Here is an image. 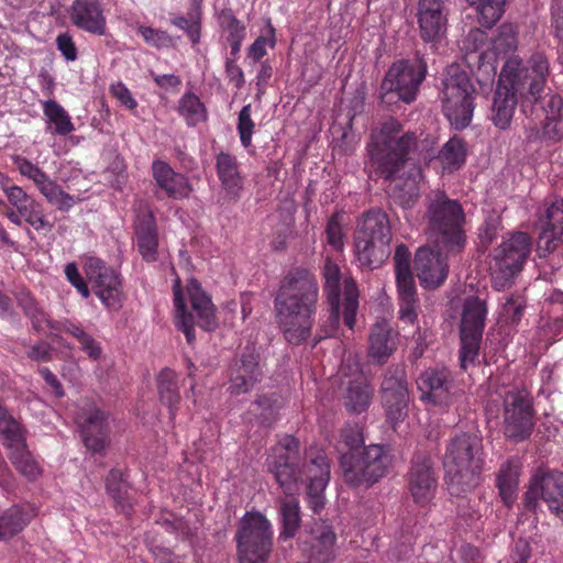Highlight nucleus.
I'll return each mask as SVG.
<instances>
[{"label": "nucleus", "mask_w": 563, "mask_h": 563, "mask_svg": "<svg viewBox=\"0 0 563 563\" xmlns=\"http://www.w3.org/2000/svg\"><path fill=\"white\" fill-rule=\"evenodd\" d=\"M70 20L77 27L98 35L106 33V18L100 0H75L71 4Z\"/></svg>", "instance_id": "393cba45"}, {"label": "nucleus", "mask_w": 563, "mask_h": 563, "mask_svg": "<svg viewBox=\"0 0 563 563\" xmlns=\"http://www.w3.org/2000/svg\"><path fill=\"white\" fill-rule=\"evenodd\" d=\"M521 466L518 457H510L500 465L496 475L499 496L506 506L512 505L516 499Z\"/></svg>", "instance_id": "7c9ffc66"}, {"label": "nucleus", "mask_w": 563, "mask_h": 563, "mask_svg": "<svg viewBox=\"0 0 563 563\" xmlns=\"http://www.w3.org/2000/svg\"><path fill=\"white\" fill-rule=\"evenodd\" d=\"M240 563H266L273 548V528L258 511H247L235 533Z\"/></svg>", "instance_id": "9d476101"}, {"label": "nucleus", "mask_w": 563, "mask_h": 563, "mask_svg": "<svg viewBox=\"0 0 563 563\" xmlns=\"http://www.w3.org/2000/svg\"><path fill=\"white\" fill-rule=\"evenodd\" d=\"M549 76L550 64L542 53H534L526 65L517 58H509L501 68L494 95V124L506 130L512 120L518 99L522 104L527 101H538Z\"/></svg>", "instance_id": "7ed1b4c3"}, {"label": "nucleus", "mask_w": 563, "mask_h": 563, "mask_svg": "<svg viewBox=\"0 0 563 563\" xmlns=\"http://www.w3.org/2000/svg\"><path fill=\"white\" fill-rule=\"evenodd\" d=\"M143 40L156 48H168L173 45V40L166 32L152 27H143Z\"/></svg>", "instance_id": "774afa93"}, {"label": "nucleus", "mask_w": 563, "mask_h": 563, "mask_svg": "<svg viewBox=\"0 0 563 563\" xmlns=\"http://www.w3.org/2000/svg\"><path fill=\"white\" fill-rule=\"evenodd\" d=\"M16 211L22 216V219L37 232L44 231L47 233L54 228V224L47 219L42 203L34 198L29 200Z\"/></svg>", "instance_id": "37998d69"}, {"label": "nucleus", "mask_w": 563, "mask_h": 563, "mask_svg": "<svg viewBox=\"0 0 563 563\" xmlns=\"http://www.w3.org/2000/svg\"><path fill=\"white\" fill-rule=\"evenodd\" d=\"M443 464L452 495L457 496L478 486L484 468V445L479 432H461L451 438Z\"/></svg>", "instance_id": "20e7f679"}, {"label": "nucleus", "mask_w": 563, "mask_h": 563, "mask_svg": "<svg viewBox=\"0 0 563 563\" xmlns=\"http://www.w3.org/2000/svg\"><path fill=\"white\" fill-rule=\"evenodd\" d=\"M255 124L252 120V106H244L238 119V132L240 136V141L244 147H249L252 144V135L254 133Z\"/></svg>", "instance_id": "13d9d810"}, {"label": "nucleus", "mask_w": 563, "mask_h": 563, "mask_svg": "<svg viewBox=\"0 0 563 563\" xmlns=\"http://www.w3.org/2000/svg\"><path fill=\"white\" fill-rule=\"evenodd\" d=\"M468 3L475 7L479 24L490 29L504 14L506 0H475Z\"/></svg>", "instance_id": "a18cd8bd"}, {"label": "nucleus", "mask_w": 563, "mask_h": 563, "mask_svg": "<svg viewBox=\"0 0 563 563\" xmlns=\"http://www.w3.org/2000/svg\"><path fill=\"white\" fill-rule=\"evenodd\" d=\"M486 316L487 306L484 300L478 297L465 299L460 325V362L463 369L474 364L478 356Z\"/></svg>", "instance_id": "f8f14e48"}, {"label": "nucleus", "mask_w": 563, "mask_h": 563, "mask_svg": "<svg viewBox=\"0 0 563 563\" xmlns=\"http://www.w3.org/2000/svg\"><path fill=\"white\" fill-rule=\"evenodd\" d=\"M152 172L157 187L163 190L168 198L175 200L186 199L189 198L194 191V187L188 177L175 172L166 162H154Z\"/></svg>", "instance_id": "b1692460"}, {"label": "nucleus", "mask_w": 563, "mask_h": 563, "mask_svg": "<svg viewBox=\"0 0 563 563\" xmlns=\"http://www.w3.org/2000/svg\"><path fill=\"white\" fill-rule=\"evenodd\" d=\"M26 434V429L13 416L9 417L5 422L0 423V435L4 439L8 448L24 445Z\"/></svg>", "instance_id": "3c124183"}, {"label": "nucleus", "mask_w": 563, "mask_h": 563, "mask_svg": "<svg viewBox=\"0 0 563 563\" xmlns=\"http://www.w3.org/2000/svg\"><path fill=\"white\" fill-rule=\"evenodd\" d=\"M503 430L512 442L527 440L534 428L532 399L526 389L510 388L504 395Z\"/></svg>", "instance_id": "9b49d317"}, {"label": "nucleus", "mask_w": 563, "mask_h": 563, "mask_svg": "<svg viewBox=\"0 0 563 563\" xmlns=\"http://www.w3.org/2000/svg\"><path fill=\"white\" fill-rule=\"evenodd\" d=\"M106 488L109 495L125 509L124 500L129 499L130 486L120 470H111L106 478Z\"/></svg>", "instance_id": "8fccbe9b"}, {"label": "nucleus", "mask_w": 563, "mask_h": 563, "mask_svg": "<svg viewBox=\"0 0 563 563\" xmlns=\"http://www.w3.org/2000/svg\"><path fill=\"white\" fill-rule=\"evenodd\" d=\"M358 309V290L352 279L344 280L343 294V322L350 329H354L356 312Z\"/></svg>", "instance_id": "de8ad7c7"}, {"label": "nucleus", "mask_w": 563, "mask_h": 563, "mask_svg": "<svg viewBox=\"0 0 563 563\" xmlns=\"http://www.w3.org/2000/svg\"><path fill=\"white\" fill-rule=\"evenodd\" d=\"M42 107L48 123L47 129L53 126V134L66 136L75 130L69 114L57 101L48 99L42 102Z\"/></svg>", "instance_id": "e433bc0d"}, {"label": "nucleus", "mask_w": 563, "mask_h": 563, "mask_svg": "<svg viewBox=\"0 0 563 563\" xmlns=\"http://www.w3.org/2000/svg\"><path fill=\"white\" fill-rule=\"evenodd\" d=\"M397 342L386 321L376 322L368 338V355L378 364H384L396 351Z\"/></svg>", "instance_id": "cd10ccee"}, {"label": "nucleus", "mask_w": 563, "mask_h": 563, "mask_svg": "<svg viewBox=\"0 0 563 563\" xmlns=\"http://www.w3.org/2000/svg\"><path fill=\"white\" fill-rule=\"evenodd\" d=\"M323 276L325 279L324 292L327 300H332L334 302L335 299H340L341 291V273L339 266L331 261H327L323 269Z\"/></svg>", "instance_id": "6e6d98bb"}, {"label": "nucleus", "mask_w": 563, "mask_h": 563, "mask_svg": "<svg viewBox=\"0 0 563 563\" xmlns=\"http://www.w3.org/2000/svg\"><path fill=\"white\" fill-rule=\"evenodd\" d=\"M310 559L317 563H330L336 558V536L331 525L316 521L311 525L309 536L303 542Z\"/></svg>", "instance_id": "4be33fe9"}, {"label": "nucleus", "mask_w": 563, "mask_h": 563, "mask_svg": "<svg viewBox=\"0 0 563 563\" xmlns=\"http://www.w3.org/2000/svg\"><path fill=\"white\" fill-rule=\"evenodd\" d=\"M58 330L68 333L75 338L84 351L91 360L97 361L102 354V347L86 330L78 323L69 320L63 321L58 325Z\"/></svg>", "instance_id": "58836bf2"}, {"label": "nucleus", "mask_w": 563, "mask_h": 563, "mask_svg": "<svg viewBox=\"0 0 563 563\" xmlns=\"http://www.w3.org/2000/svg\"><path fill=\"white\" fill-rule=\"evenodd\" d=\"M539 223L541 229L563 234V199H555L551 203H545L544 209L540 212Z\"/></svg>", "instance_id": "49530a36"}, {"label": "nucleus", "mask_w": 563, "mask_h": 563, "mask_svg": "<svg viewBox=\"0 0 563 563\" xmlns=\"http://www.w3.org/2000/svg\"><path fill=\"white\" fill-rule=\"evenodd\" d=\"M437 157L444 169H459L466 159V144L460 137H451L440 150Z\"/></svg>", "instance_id": "a19ab883"}, {"label": "nucleus", "mask_w": 563, "mask_h": 563, "mask_svg": "<svg viewBox=\"0 0 563 563\" xmlns=\"http://www.w3.org/2000/svg\"><path fill=\"white\" fill-rule=\"evenodd\" d=\"M551 24L554 30V36L562 45L560 58L563 63V0H553L551 7Z\"/></svg>", "instance_id": "69168bd1"}, {"label": "nucleus", "mask_w": 563, "mask_h": 563, "mask_svg": "<svg viewBox=\"0 0 563 563\" xmlns=\"http://www.w3.org/2000/svg\"><path fill=\"white\" fill-rule=\"evenodd\" d=\"M449 0H419L418 23L424 42L437 43L446 32Z\"/></svg>", "instance_id": "6ab92c4d"}, {"label": "nucleus", "mask_w": 563, "mask_h": 563, "mask_svg": "<svg viewBox=\"0 0 563 563\" xmlns=\"http://www.w3.org/2000/svg\"><path fill=\"white\" fill-rule=\"evenodd\" d=\"M87 276L95 294L108 308L118 309L121 306V280L113 268L99 258H90Z\"/></svg>", "instance_id": "a211bd4d"}, {"label": "nucleus", "mask_w": 563, "mask_h": 563, "mask_svg": "<svg viewBox=\"0 0 563 563\" xmlns=\"http://www.w3.org/2000/svg\"><path fill=\"white\" fill-rule=\"evenodd\" d=\"M306 476L308 481V498L309 505L313 512H319L324 506V489L330 479V465L324 455H318L311 459L309 464L306 465L305 472L301 471V476ZM303 482L301 477L299 488Z\"/></svg>", "instance_id": "412c9836"}, {"label": "nucleus", "mask_w": 563, "mask_h": 563, "mask_svg": "<svg viewBox=\"0 0 563 563\" xmlns=\"http://www.w3.org/2000/svg\"><path fill=\"white\" fill-rule=\"evenodd\" d=\"M382 401L389 402L394 398L409 396L406 372L402 365L389 366L380 385Z\"/></svg>", "instance_id": "72a5a7b5"}, {"label": "nucleus", "mask_w": 563, "mask_h": 563, "mask_svg": "<svg viewBox=\"0 0 563 563\" xmlns=\"http://www.w3.org/2000/svg\"><path fill=\"white\" fill-rule=\"evenodd\" d=\"M415 269L420 285L426 289L440 287L449 274L446 258L441 252L430 247H420L415 256Z\"/></svg>", "instance_id": "aec40b11"}, {"label": "nucleus", "mask_w": 563, "mask_h": 563, "mask_svg": "<svg viewBox=\"0 0 563 563\" xmlns=\"http://www.w3.org/2000/svg\"><path fill=\"white\" fill-rule=\"evenodd\" d=\"M354 253L360 267L374 269L389 256L390 249L384 246L379 241L354 234Z\"/></svg>", "instance_id": "c756f323"}, {"label": "nucleus", "mask_w": 563, "mask_h": 563, "mask_svg": "<svg viewBox=\"0 0 563 563\" xmlns=\"http://www.w3.org/2000/svg\"><path fill=\"white\" fill-rule=\"evenodd\" d=\"M220 27L227 33V41L230 44V53L236 57L240 53L242 42L245 38V25L238 20L231 9H223L218 15Z\"/></svg>", "instance_id": "f704fd0d"}, {"label": "nucleus", "mask_w": 563, "mask_h": 563, "mask_svg": "<svg viewBox=\"0 0 563 563\" xmlns=\"http://www.w3.org/2000/svg\"><path fill=\"white\" fill-rule=\"evenodd\" d=\"M407 487L415 504L423 507L432 501L438 489V477L430 455H413L407 472Z\"/></svg>", "instance_id": "2eb2a0df"}, {"label": "nucleus", "mask_w": 563, "mask_h": 563, "mask_svg": "<svg viewBox=\"0 0 563 563\" xmlns=\"http://www.w3.org/2000/svg\"><path fill=\"white\" fill-rule=\"evenodd\" d=\"M299 442L291 435L284 437L274 448V455L267 460L269 472L275 476L285 494L299 493L301 470L298 467Z\"/></svg>", "instance_id": "ddd939ff"}, {"label": "nucleus", "mask_w": 563, "mask_h": 563, "mask_svg": "<svg viewBox=\"0 0 563 563\" xmlns=\"http://www.w3.org/2000/svg\"><path fill=\"white\" fill-rule=\"evenodd\" d=\"M539 499H542L553 514L563 519V473L551 471L532 478L525 494L526 508L536 510Z\"/></svg>", "instance_id": "f3484780"}, {"label": "nucleus", "mask_w": 563, "mask_h": 563, "mask_svg": "<svg viewBox=\"0 0 563 563\" xmlns=\"http://www.w3.org/2000/svg\"><path fill=\"white\" fill-rule=\"evenodd\" d=\"M216 169L227 196L232 200H239L244 189V179L238 158L230 153L220 152L216 156Z\"/></svg>", "instance_id": "a878e982"}, {"label": "nucleus", "mask_w": 563, "mask_h": 563, "mask_svg": "<svg viewBox=\"0 0 563 563\" xmlns=\"http://www.w3.org/2000/svg\"><path fill=\"white\" fill-rule=\"evenodd\" d=\"M107 415L98 408L91 407L78 418V424L86 448L93 452H101L108 443Z\"/></svg>", "instance_id": "5701e85b"}, {"label": "nucleus", "mask_w": 563, "mask_h": 563, "mask_svg": "<svg viewBox=\"0 0 563 563\" xmlns=\"http://www.w3.org/2000/svg\"><path fill=\"white\" fill-rule=\"evenodd\" d=\"M34 514L21 506H12L0 514V541H7L20 533L32 520Z\"/></svg>", "instance_id": "473e14b6"}, {"label": "nucleus", "mask_w": 563, "mask_h": 563, "mask_svg": "<svg viewBox=\"0 0 563 563\" xmlns=\"http://www.w3.org/2000/svg\"><path fill=\"white\" fill-rule=\"evenodd\" d=\"M562 234H556V231L541 229L537 253L539 257H547L553 253L560 242Z\"/></svg>", "instance_id": "e2e57ef3"}, {"label": "nucleus", "mask_w": 563, "mask_h": 563, "mask_svg": "<svg viewBox=\"0 0 563 563\" xmlns=\"http://www.w3.org/2000/svg\"><path fill=\"white\" fill-rule=\"evenodd\" d=\"M373 398V388L363 375L349 380L342 399L344 407L353 413H361L368 409Z\"/></svg>", "instance_id": "2f4dec72"}, {"label": "nucleus", "mask_w": 563, "mask_h": 563, "mask_svg": "<svg viewBox=\"0 0 563 563\" xmlns=\"http://www.w3.org/2000/svg\"><path fill=\"white\" fill-rule=\"evenodd\" d=\"M421 136L404 131L401 122L389 117L372 131L367 146L371 162L389 180L388 195L405 209L419 198L417 179L421 176V164L427 165L435 157L434 140Z\"/></svg>", "instance_id": "f257e3e1"}, {"label": "nucleus", "mask_w": 563, "mask_h": 563, "mask_svg": "<svg viewBox=\"0 0 563 563\" xmlns=\"http://www.w3.org/2000/svg\"><path fill=\"white\" fill-rule=\"evenodd\" d=\"M174 306L176 311V324L184 332L186 340L192 344L196 340L195 320L190 312L186 311L184 296L180 289V280L177 278L174 283Z\"/></svg>", "instance_id": "ea45409f"}, {"label": "nucleus", "mask_w": 563, "mask_h": 563, "mask_svg": "<svg viewBox=\"0 0 563 563\" xmlns=\"http://www.w3.org/2000/svg\"><path fill=\"white\" fill-rule=\"evenodd\" d=\"M158 245L157 229L152 213L143 219V260L154 261Z\"/></svg>", "instance_id": "603ef678"}, {"label": "nucleus", "mask_w": 563, "mask_h": 563, "mask_svg": "<svg viewBox=\"0 0 563 563\" xmlns=\"http://www.w3.org/2000/svg\"><path fill=\"white\" fill-rule=\"evenodd\" d=\"M493 46L497 53H509L517 46V31L514 24L504 23L498 27L497 35L493 38Z\"/></svg>", "instance_id": "5fc2aeb1"}, {"label": "nucleus", "mask_w": 563, "mask_h": 563, "mask_svg": "<svg viewBox=\"0 0 563 563\" xmlns=\"http://www.w3.org/2000/svg\"><path fill=\"white\" fill-rule=\"evenodd\" d=\"M267 45L271 47H274L275 45V29L272 26V24H268L267 35L258 36L249 47V56L255 62H258L266 55Z\"/></svg>", "instance_id": "680f3d73"}, {"label": "nucleus", "mask_w": 563, "mask_h": 563, "mask_svg": "<svg viewBox=\"0 0 563 563\" xmlns=\"http://www.w3.org/2000/svg\"><path fill=\"white\" fill-rule=\"evenodd\" d=\"M10 461L29 481H35L41 474V468L27 450L26 443L24 445H16L10 454Z\"/></svg>", "instance_id": "c03bdc74"}, {"label": "nucleus", "mask_w": 563, "mask_h": 563, "mask_svg": "<svg viewBox=\"0 0 563 563\" xmlns=\"http://www.w3.org/2000/svg\"><path fill=\"white\" fill-rule=\"evenodd\" d=\"M355 235L371 238L376 242L379 241L384 246H389L391 229L386 212L373 209L364 213L357 221Z\"/></svg>", "instance_id": "bb28decb"}, {"label": "nucleus", "mask_w": 563, "mask_h": 563, "mask_svg": "<svg viewBox=\"0 0 563 563\" xmlns=\"http://www.w3.org/2000/svg\"><path fill=\"white\" fill-rule=\"evenodd\" d=\"M172 23L178 29L185 31L192 44L199 43L201 25L198 12L191 13L189 18L176 16L172 19Z\"/></svg>", "instance_id": "052dcab7"}, {"label": "nucleus", "mask_w": 563, "mask_h": 563, "mask_svg": "<svg viewBox=\"0 0 563 563\" xmlns=\"http://www.w3.org/2000/svg\"><path fill=\"white\" fill-rule=\"evenodd\" d=\"M544 88H547V86ZM544 91L545 89L540 92V99L538 101H527V103L540 106L542 112L545 114V119L555 121L560 117L563 107V100L558 93L549 91L543 95Z\"/></svg>", "instance_id": "864d4df0"}, {"label": "nucleus", "mask_w": 563, "mask_h": 563, "mask_svg": "<svg viewBox=\"0 0 563 563\" xmlns=\"http://www.w3.org/2000/svg\"><path fill=\"white\" fill-rule=\"evenodd\" d=\"M476 89L468 74L457 64L446 67L442 79L441 101L444 115L456 129L466 128L473 118Z\"/></svg>", "instance_id": "423d86ee"}, {"label": "nucleus", "mask_w": 563, "mask_h": 563, "mask_svg": "<svg viewBox=\"0 0 563 563\" xmlns=\"http://www.w3.org/2000/svg\"><path fill=\"white\" fill-rule=\"evenodd\" d=\"M279 516L282 519V531L279 538L287 540L295 537L300 527V507L295 497L279 500Z\"/></svg>", "instance_id": "4c0bfd02"}, {"label": "nucleus", "mask_w": 563, "mask_h": 563, "mask_svg": "<svg viewBox=\"0 0 563 563\" xmlns=\"http://www.w3.org/2000/svg\"><path fill=\"white\" fill-rule=\"evenodd\" d=\"M393 457L389 451L379 444H372L355 455L353 452L343 453L340 457L345 483L352 487L371 486L386 476Z\"/></svg>", "instance_id": "1a4fd4ad"}, {"label": "nucleus", "mask_w": 563, "mask_h": 563, "mask_svg": "<svg viewBox=\"0 0 563 563\" xmlns=\"http://www.w3.org/2000/svg\"><path fill=\"white\" fill-rule=\"evenodd\" d=\"M408 400L409 396L394 398L389 402L382 401L386 411L387 421L394 429L406 418L408 412Z\"/></svg>", "instance_id": "bf43d9fd"}, {"label": "nucleus", "mask_w": 563, "mask_h": 563, "mask_svg": "<svg viewBox=\"0 0 563 563\" xmlns=\"http://www.w3.org/2000/svg\"><path fill=\"white\" fill-rule=\"evenodd\" d=\"M157 390L161 401L168 407L170 418H174L180 401L178 375L169 368L162 369L157 376Z\"/></svg>", "instance_id": "c9c22d12"}, {"label": "nucleus", "mask_w": 563, "mask_h": 563, "mask_svg": "<svg viewBox=\"0 0 563 563\" xmlns=\"http://www.w3.org/2000/svg\"><path fill=\"white\" fill-rule=\"evenodd\" d=\"M531 246L528 233L514 232L493 251L489 272L494 289L501 291L514 284L530 255Z\"/></svg>", "instance_id": "6e6552de"}, {"label": "nucleus", "mask_w": 563, "mask_h": 563, "mask_svg": "<svg viewBox=\"0 0 563 563\" xmlns=\"http://www.w3.org/2000/svg\"><path fill=\"white\" fill-rule=\"evenodd\" d=\"M178 112L190 126H195L208 119L206 106L194 92H186L180 98L178 102Z\"/></svg>", "instance_id": "79ce46f5"}, {"label": "nucleus", "mask_w": 563, "mask_h": 563, "mask_svg": "<svg viewBox=\"0 0 563 563\" xmlns=\"http://www.w3.org/2000/svg\"><path fill=\"white\" fill-rule=\"evenodd\" d=\"M417 386L421 399L437 406H450L462 396L461 388L446 367L424 369L417 379Z\"/></svg>", "instance_id": "4468645a"}, {"label": "nucleus", "mask_w": 563, "mask_h": 563, "mask_svg": "<svg viewBox=\"0 0 563 563\" xmlns=\"http://www.w3.org/2000/svg\"><path fill=\"white\" fill-rule=\"evenodd\" d=\"M398 299H418L415 279L411 272L400 271L396 275Z\"/></svg>", "instance_id": "0e129e2a"}, {"label": "nucleus", "mask_w": 563, "mask_h": 563, "mask_svg": "<svg viewBox=\"0 0 563 563\" xmlns=\"http://www.w3.org/2000/svg\"><path fill=\"white\" fill-rule=\"evenodd\" d=\"M187 290L191 308L196 313L197 324L203 330L212 331L217 327V318L210 297L206 295L200 284L194 278L189 280Z\"/></svg>", "instance_id": "c85d7f7f"}, {"label": "nucleus", "mask_w": 563, "mask_h": 563, "mask_svg": "<svg viewBox=\"0 0 563 563\" xmlns=\"http://www.w3.org/2000/svg\"><path fill=\"white\" fill-rule=\"evenodd\" d=\"M329 311L325 320H322L314 335V345L325 338L336 334L340 324V299L327 300Z\"/></svg>", "instance_id": "09e8293b"}, {"label": "nucleus", "mask_w": 563, "mask_h": 563, "mask_svg": "<svg viewBox=\"0 0 563 563\" xmlns=\"http://www.w3.org/2000/svg\"><path fill=\"white\" fill-rule=\"evenodd\" d=\"M426 219L428 233L438 244L449 251H460L463 247L464 211L457 200L450 199L442 191L432 192L427 197Z\"/></svg>", "instance_id": "39448f33"}, {"label": "nucleus", "mask_w": 563, "mask_h": 563, "mask_svg": "<svg viewBox=\"0 0 563 563\" xmlns=\"http://www.w3.org/2000/svg\"><path fill=\"white\" fill-rule=\"evenodd\" d=\"M18 166L20 173L32 179L37 188H40L49 178L38 166L25 158H20L18 161Z\"/></svg>", "instance_id": "338daca9"}, {"label": "nucleus", "mask_w": 563, "mask_h": 563, "mask_svg": "<svg viewBox=\"0 0 563 563\" xmlns=\"http://www.w3.org/2000/svg\"><path fill=\"white\" fill-rule=\"evenodd\" d=\"M426 75L427 64L419 54L413 59L393 63L380 84V102L387 107L398 101L410 104L416 100Z\"/></svg>", "instance_id": "0eeeda50"}, {"label": "nucleus", "mask_w": 563, "mask_h": 563, "mask_svg": "<svg viewBox=\"0 0 563 563\" xmlns=\"http://www.w3.org/2000/svg\"><path fill=\"white\" fill-rule=\"evenodd\" d=\"M264 377V366L254 347H245L229 368L228 391L231 396L249 394Z\"/></svg>", "instance_id": "dca6fc26"}, {"label": "nucleus", "mask_w": 563, "mask_h": 563, "mask_svg": "<svg viewBox=\"0 0 563 563\" xmlns=\"http://www.w3.org/2000/svg\"><path fill=\"white\" fill-rule=\"evenodd\" d=\"M343 217V211L334 212L325 228L327 241L336 251H341L344 245Z\"/></svg>", "instance_id": "4d7b16f0"}, {"label": "nucleus", "mask_w": 563, "mask_h": 563, "mask_svg": "<svg viewBox=\"0 0 563 563\" xmlns=\"http://www.w3.org/2000/svg\"><path fill=\"white\" fill-rule=\"evenodd\" d=\"M318 299V282L308 269L295 268L283 278L274 299V309L276 322L287 343L297 346L311 338Z\"/></svg>", "instance_id": "f03ea898"}]
</instances>
